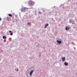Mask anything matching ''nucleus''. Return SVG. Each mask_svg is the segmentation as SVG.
Returning <instances> with one entry per match:
<instances>
[{
	"mask_svg": "<svg viewBox=\"0 0 77 77\" xmlns=\"http://www.w3.org/2000/svg\"><path fill=\"white\" fill-rule=\"evenodd\" d=\"M28 9L26 7H23L21 8V11L22 12H25V10Z\"/></svg>",
	"mask_w": 77,
	"mask_h": 77,
	"instance_id": "f257e3e1",
	"label": "nucleus"
},
{
	"mask_svg": "<svg viewBox=\"0 0 77 77\" xmlns=\"http://www.w3.org/2000/svg\"><path fill=\"white\" fill-rule=\"evenodd\" d=\"M29 4H30V5H32L33 4V2L32 1H30L29 2Z\"/></svg>",
	"mask_w": 77,
	"mask_h": 77,
	"instance_id": "f03ea898",
	"label": "nucleus"
},
{
	"mask_svg": "<svg viewBox=\"0 0 77 77\" xmlns=\"http://www.w3.org/2000/svg\"><path fill=\"white\" fill-rule=\"evenodd\" d=\"M33 72V70H32L29 73V75H32V73Z\"/></svg>",
	"mask_w": 77,
	"mask_h": 77,
	"instance_id": "7ed1b4c3",
	"label": "nucleus"
},
{
	"mask_svg": "<svg viewBox=\"0 0 77 77\" xmlns=\"http://www.w3.org/2000/svg\"><path fill=\"white\" fill-rule=\"evenodd\" d=\"M57 42H58V44H61V43H62V41H57Z\"/></svg>",
	"mask_w": 77,
	"mask_h": 77,
	"instance_id": "20e7f679",
	"label": "nucleus"
},
{
	"mask_svg": "<svg viewBox=\"0 0 77 77\" xmlns=\"http://www.w3.org/2000/svg\"><path fill=\"white\" fill-rule=\"evenodd\" d=\"M63 61L64 62L65 60V57H64L62 58Z\"/></svg>",
	"mask_w": 77,
	"mask_h": 77,
	"instance_id": "39448f33",
	"label": "nucleus"
},
{
	"mask_svg": "<svg viewBox=\"0 0 77 77\" xmlns=\"http://www.w3.org/2000/svg\"><path fill=\"white\" fill-rule=\"evenodd\" d=\"M68 63H66V62H65L64 63V65H66V66H67V65H68Z\"/></svg>",
	"mask_w": 77,
	"mask_h": 77,
	"instance_id": "423d86ee",
	"label": "nucleus"
},
{
	"mask_svg": "<svg viewBox=\"0 0 77 77\" xmlns=\"http://www.w3.org/2000/svg\"><path fill=\"white\" fill-rule=\"evenodd\" d=\"M47 26H48V24H46L45 25V28H47Z\"/></svg>",
	"mask_w": 77,
	"mask_h": 77,
	"instance_id": "0eeeda50",
	"label": "nucleus"
},
{
	"mask_svg": "<svg viewBox=\"0 0 77 77\" xmlns=\"http://www.w3.org/2000/svg\"><path fill=\"white\" fill-rule=\"evenodd\" d=\"M69 29V28L66 26V30H68V29Z\"/></svg>",
	"mask_w": 77,
	"mask_h": 77,
	"instance_id": "6e6552de",
	"label": "nucleus"
},
{
	"mask_svg": "<svg viewBox=\"0 0 77 77\" xmlns=\"http://www.w3.org/2000/svg\"><path fill=\"white\" fill-rule=\"evenodd\" d=\"M3 39H6V37H5V36H3Z\"/></svg>",
	"mask_w": 77,
	"mask_h": 77,
	"instance_id": "1a4fd4ad",
	"label": "nucleus"
},
{
	"mask_svg": "<svg viewBox=\"0 0 77 77\" xmlns=\"http://www.w3.org/2000/svg\"><path fill=\"white\" fill-rule=\"evenodd\" d=\"M8 15H9V17H12V14H9Z\"/></svg>",
	"mask_w": 77,
	"mask_h": 77,
	"instance_id": "9d476101",
	"label": "nucleus"
},
{
	"mask_svg": "<svg viewBox=\"0 0 77 77\" xmlns=\"http://www.w3.org/2000/svg\"><path fill=\"white\" fill-rule=\"evenodd\" d=\"M10 35H13V34L12 33H10Z\"/></svg>",
	"mask_w": 77,
	"mask_h": 77,
	"instance_id": "9b49d317",
	"label": "nucleus"
},
{
	"mask_svg": "<svg viewBox=\"0 0 77 77\" xmlns=\"http://www.w3.org/2000/svg\"><path fill=\"white\" fill-rule=\"evenodd\" d=\"M1 20H2V18H1V17H0V21H1Z\"/></svg>",
	"mask_w": 77,
	"mask_h": 77,
	"instance_id": "f8f14e48",
	"label": "nucleus"
},
{
	"mask_svg": "<svg viewBox=\"0 0 77 77\" xmlns=\"http://www.w3.org/2000/svg\"><path fill=\"white\" fill-rule=\"evenodd\" d=\"M9 32H10V33H11L12 32V31H9Z\"/></svg>",
	"mask_w": 77,
	"mask_h": 77,
	"instance_id": "ddd939ff",
	"label": "nucleus"
},
{
	"mask_svg": "<svg viewBox=\"0 0 77 77\" xmlns=\"http://www.w3.org/2000/svg\"><path fill=\"white\" fill-rule=\"evenodd\" d=\"M28 24H30V23H28Z\"/></svg>",
	"mask_w": 77,
	"mask_h": 77,
	"instance_id": "4468645a",
	"label": "nucleus"
}]
</instances>
